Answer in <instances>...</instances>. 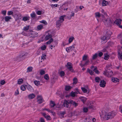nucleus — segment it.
<instances>
[{
  "mask_svg": "<svg viewBox=\"0 0 122 122\" xmlns=\"http://www.w3.org/2000/svg\"><path fill=\"white\" fill-rule=\"evenodd\" d=\"M101 12L105 15V16H104L103 15H102L103 16L102 19L103 21L105 23H107L108 25H110L112 22L111 19L109 17L106 13L104 12V10L102 9L101 10Z\"/></svg>",
  "mask_w": 122,
  "mask_h": 122,
  "instance_id": "nucleus-1",
  "label": "nucleus"
},
{
  "mask_svg": "<svg viewBox=\"0 0 122 122\" xmlns=\"http://www.w3.org/2000/svg\"><path fill=\"white\" fill-rule=\"evenodd\" d=\"M116 114L117 113L116 112L113 111L109 112H106L105 114L103 115L104 116L105 118L106 119L108 120L113 118Z\"/></svg>",
  "mask_w": 122,
  "mask_h": 122,
  "instance_id": "nucleus-2",
  "label": "nucleus"
},
{
  "mask_svg": "<svg viewBox=\"0 0 122 122\" xmlns=\"http://www.w3.org/2000/svg\"><path fill=\"white\" fill-rule=\"evenodd\" d=\"M111 34V32L110 31H108L106 33L105 36L101 38V42L102 44L104 43L107 42V40L110 38Z\"/></svg>",
  "mask_w": 122,
  "mask_h": 122,
  "instance_id": "nucleus-3",
  "label": "nucleus"
},
{
  "mask_svg": "<svg viewBox=\"0 0 122 122\" xmlns=\"http://www.w3.org/2000/svg\"><path fill=\"white\" fill-rule=\"evenodd\" d=\"M106 67L107 69L105 71H104L103 74L104 75L108 77H111L113 75V72L112 71H110L108 70H109V66H107Z\"/></svg>",
  "mask_w": 122,
  "mask_h": 122,
  "instance_id": "nucleus-4",
  "label": "nucleus"
},
{
  "mask_svg": "<svg viewBox=\"0 0 122 122\" xmlns=\"http://www.w3.org/2000/svg\"><path fill=\"white\" fill-rule=\"evenodd\" d=\"M71 100H65L63 103V105L64 107H69V104H71Z\"/></svg>",
  "mask_w": 122,
  "mask_h": 122,
  "instance_id": "nucleus-5",
  "label": "nucleus"
},
{
  "mask_svg": "<svg viewBox=\"0 0 122 122\" xmlns=\"http://www.w3.org/2000/svg\"><path fill=\"white\" fill-rule=\"evenodd\" d=\"M75 45H73L69 47L66 48V51L67 52H69L70 51L73 50L75 48Z\"/></svg>",
  "mask_w": 122,
  "mask_h": 122,
  "instance_id": "nucleus-6",
  "label": "nucleus"
},
{
  "mask_svg": "<svg viewBox=\"0 0 122 122\" xmlns=\"http://www.w3.org/2000/svg\"><path fill=\"white\" fill-rule=\"evenodd\" d=\"M50 31L47 32L46 34V35L45 38V40H47L50 38H51L52 37V36Z\"/></svg>",
  "mask_w": 122,
  "mask_h": 122,
  "instance_id": "nucleus-7",
  "label": "nucleus"
},
{
  "mask_svg": "<svg viewBox=\"0 0 122 122\" xmlns=\"http://www.w3.org/2000/svg\"><path fill=\"white\" fill-rule=\"evenodd\" d=\"M30 36L32 37H35L37 36V33L35 31H30Z\"/></svg>",
  "mask_w": 122,
  "mask_h": 122,
  "instance_id": "nucleus-8",
  "label": "nucleus"
},
{
  "mask_svg": "<svg viewBox=\"0 0 122 122\" xmlns=\"http://www.w3.org/2000/svg\"><path fill=\"white\" fill-rule=\"evenodd\" d=\"M40 10L39 8H35L36 11V14L38 15H40L43 14L44 13L42 10Z\"/></svg>",
  "mask_w": 122,
  "mask_h": 122,
  "instance_id": "nucleus-9",
  "label": "nucleus"
},
{
  "mask_svg": "<svg viewBox=\"0 0 122 122\" xmlns=\"http://www.w3.org/2000/svg\"><path fill=\"white\" fill-rule=\"evenodd\" d=\"M37 102L39 104L41 103L43 101L42 97L41 96H38L37 97Z\"/></svg>",
  "mask_w": 122,
  "mask_h": 122,
  "instance_id": "nucleus-10",
  "label": "nucleus"
},
{
  "mask_svg": "<svg viewBox=\"0 0 122 122\" xmlns=\"http://www.w3.org/2000/svg\"><path fill=\"white\" fill-rule=\"evenodd\" d=\"M79 93V91L78 90L77 91L74 92L72 91L70 94V95L72 97H74L76 96L77 94Z\"/></svg>",
  "mask_w": 122,
  "mask_h": 122,
  "instance_id": "nucleus-11",
  "label": "nucleus"
},
{
  "mask_svg": "<svg viewBox=\"0 0 122 122\" xmlns=\"http://www.w3.org/2000/svg\"><path fill=\"white\" fill-rule=\"evenodd\" d=\"M27 53H25L24 54H22L18 57L17 59L19 61L22 60H23V58H22V57L24 56H27Z\"/></svg>",
  "mask_w": 122,
  "mask_h": 122,
  "instance_id": "nucleus-12",
  "label": "nucleus"
},
{
  "mask_svg": "<svg viewBox=\"0 0 122 122\" xmlns=\"http://www.w3.org/2000/svg\"><path fill=\"white\" fill-rule=\"evenodd\" d=\"M92 117L90 116H88L86 118L85 121V122H92Z\"/></svg>",
  "mask_w": 122,
  "mask_h": 122,
  "instance_id": "nucleus-13",
  "label": "nucleus"
},
{
  "mask_svg": "<svg viewBox=\"0 0 122 122\" xmlns=\"http://www.w3.org/2000/svg\"><path fill=\"white\" fill-rule=\"evenodd\" d=\"M66 66L68 69H69L70 70H71L72 67V65L71 63L68 62L67 64L66 65Z\"/></svg>",
  "mask_w": 122,
  "mask_h": 122,
  "instance_id": "nucleus-14",
  "label": "nucleus"
},
{
  "mask_svg": "<svg viewBox=\"0 0 122 122\" xmlns=\"http://www.w3.org/2000/svg\"><path fill=\"white\" fill-rule=\"evenodd\" d=\"M106 82L104 80L101 81L100 84V86L101 87H104L105 86Z\"/></svg>",
  "mask_w": 122,
  "mask_h": 122,
  "instance_id": "nucleus-15",
  "label": "nucleus"
},
{
  "mask_svg": "<svg viewBox=\"0 0 122 122\" xmlns=\"http://www.w3.org/2000/svg\"><path fill=\"white\" fill-rule=\"evenodd\" d=\"M42 114L43 116H44L47 120H50L51 119V118L50 116L47 115L45 113H42Z\"/></svg>",
  "mask_w": 122,
  "mask_h": 122,
  "instance_id": "nucleus-16",
  "label": "nucleus"
},
{
  "mask_svg": "<svg viewBox=\"0 0 122 122\" xmlns=\"http://www.w3.org/2000/svg\"><path fill=\"white\" fill-rule=\"evenodd\" d=\"M122 20L121 19H117L114 22V23L118 25H119L121 24Z\"/></svg>",
  "mask_w": 122,
  "mask_h": 122,
  "instance_id": "nucleus-17",
  "label": "nucleus"
},
{
  "mask_svg": "<svg viewBox=\"0 0 122 122\" xmlns=\"http://www.w3.org/2000/svg\"><path fill=\"white\" fill-rule=\"evenodd\" d=\"M89 62V60H87L86 61L85 63L83 64L82 63V62H81V63L80 64V65L81 67H82L83 66L88 65Z\"/></svg>",
  "mask_w": 122,
  "mask_h": 122,
  "instance_id": "nucleus-18",
  "label": "nucleus"
},
{
  "mask_svg": "<svg viewBox=\"0 0 122 122\" xmlns=\"http://www.w3.org/2000/svg\"><path fill=\"white\" fill-rule=\"evenodd\" d=\"M112 82L114 83L118 82L119 80L116 78L112 77Z\"/></svg>",
  "mask_w": 122,
  "mask_h": 122,
  "instance_id": "nucleus-19",
  "label": "nucleus"
},
{
  "mask_svg": "<svg viewBox=\"0 0 122 122\" xmlns=\"http://www.w3.org/2000/svg\"><path fill=\"white\" fill-rule=\"evenodd\" d=\"M108 2L107 1L105 0H102V5L103 6H105L108 4Z\"/></svg>",
  "mask_w": 122,
  "mask_h": 122,
  "instance_id": "nucleus-20",
  "label": "nucleus"
},
{
  "mask_svg": "<svg viewBox=\"0 0 122 122\" xmlns=\"http://www.w3.org/2000/svg\"><path fill=\"white\" fill-rule=\"evenodd\" d=\"M35 97V95L33 93L30 94L28 95V98L30 99H32Z\"/></svg>",
  "mask_w": 122,
  "mask_h": 122,
  "instance_id": "nucleus-21",
  "label": "nucleus"
},
{
  "mask_svg": "<svg viewBox=\"0 0 122 122\" xmlns=\"http://www.w3.org/2000/svg\"><path fill=\"white\" fill-rule=\"evenodd\" d=\"M79 99L84 103L87 100V98L84 97H79Z\"/></svg>",
  "mask_w": 122,
  "mask_h": 122,
  "instance_id": "nucleus-22",
  "label": "nucleus"
},
{
  "mask_svg": "<svg viewBox=\"0 0 122 122\" xmlns=\"http://www.w3.org/2000/svg\"><path fill=\"white\" fill-rule=\"evenodd\" d=\"M11 18L10 16H6L5 17V21L6 22L9 21L10 19H11Z\"/></svg>",
  "mask_w": 122,
  "mask_h": 122,
  "instance_id": "nucleus-23",
  "label": "nucleus"
},
{
  "mask_svg": "<svg viewBox=\"0 0 122 122\" xmlns=\"http://www.w3.org/2000/svg\"><path fill=\"white\" fill-rule=\"evenodd\" d=\"M95 17L96 18H99L101 15L102 16L103 15H101L100 13L98 12H97L95 14Z\"/></svg>",
  "mask_w": 122,
  "mask_h": 122,
  "instance_id": "nucleus-24",
  "label": "nucleus"
},
{
  "mask_svg": "<svg viewBox=\"0 0 122 122\" xmlns=\"http://www.w3.org/2000/svg\"><path fill=\"white\" fill-rule=\"evenodd\" d=\"M46 55L45 54H43L41 56V60L44 61L46 59Z\"/></svg>",
  "mask_w": 122,
  "mask_h": 122,
  "instance_id": "nucleus-25",
  "label": "nucleus"
},
{
  "mask_svg": "<svg viewBox=\"0 0 122 122\" xmlns=\"http://www.w3.org/2000/svg\"><path fill=\"white\" fill-rule=\"evenodd\" d=\"M55 105L56 104L54 102L52 101H50V105L51 107H54Z\"/></svg>",
  "mask_w": 122,
  "mask_h": 122,
  "instance_id": "nucleus-26",
  "label": "nucleus"
},
{
  "mask_svg": "<svg viewBox=\"0 0 122 122\" xmlns=\"http://www.w3.org/2000/svg\"><path fill=\"white\" fill-rule=\"evenodd\" d=\"M27 88L28 90L31 92H32L33 91V89L32 87L30 85L27 86Z\"/></svg>",
  "mask_w": 122,
  "mask_h": 122,
  "instance_id": "nucleus-27",
  "label": "nucleus"
},
{
  "mask_svg": "<svg viewBox=\"0 0 122 122\" xmlns=\"http://www.w3.org/2000/svg\"><path fill=\"white\" fill-rule=\"evenodd\" d=\"M43 28V25H38L37 27V29L38 30H41Z\"/></svg>",
  "mask_w": 122,
  "mask_h": 122,
  "instance_id": "nucleus-28",
  "label": "nucleus"
},
{
  "mask_svg": "<svg viewBox=\"0 0 122 122\" xmlns=\"http://www.w3.org/2000/svg\"><path fill=\"white\" fill-rule=\"evenodd\" d=\"M35 84L36 86H38L40 84V82L39 81L36 80H35L33 81Z\"/></svg>",
  "mask_w": 122,
  "mask_h": 122,
  "instance_id": "nucleus-29",
  "label": "nucleus"
},
{
  "mask_svg": "<svg viewBox=\"0 0 122 122\" xmlns=\"http://www.w3.org/2000/svg\"><path fill=\"white\" fill-rule=\"evenodd\" d=\"M23 80L22 78L19 79L18 80V84H20L23 83Z\"/></svg>",
  "mask_w": 122,
  "mask_h": 122,
  "instance_id": "nucleus-30",
  "label": "nucleus"
},
{
  "mask_svg": "<svg viewBox=\"0 0 122 122\" xmlns=\"http://www.w3.org/2000/svg\"><path fill=\"white\" fill-rule=\"evenodd\" d=\"M62 22H61L60 21L58 20H57L56 22V25L57 27H60L61 26V23Z\"/></svg>",
  "mask_w": 122,
  "mask_h": 122,
  "instance_id": "nucleus-31",
  "label": "nucleus"
},
{
  "mask_svg": "<svg viewBox=\"0 0 122 122\" xmlns=\"http://www.w3.org/2000/svg\"><path fill=\"white\" fill-rule=\"evenodd\" d=\"M95 80L97 82H99L101 81V79L98 77H96L95 78Z\"/></svg>",
  "mask_w": 122,
  "mask_h": 122,
  "instance_id": "nucleus-32",
  "label": "nucleus"
},
{
  "mask_svg": "<svg viewBox=\"0 0 122 122\" xmlns=\"http://www.w3.org/2000/svg\"><path fill=\"white\" fill-rule=\"evenodd\" d=\"M65 16V15L61 16L60 17L59 19V20L61 21V22H62L64 20V18Z\"/></svg>",
  "mask_w": 122,
  "mask_h": 122,
  "instance_id": "nucleus-33",
  "label": "nucleus"
},
{
  "mask_svg": "<svg viewBox=\"0 0 122 122\" xmlns=\"http://www.w3.org/2000/svg\"><path fill=\"white\" fill-rule=\"evenodd\" d=\"M71 104H72L73 105L76 107L77 106V103L71 100Z\"/></svg>",
  "mask_w": 122,
  "mask_h": 122,
  "instance_id": "nucleus-34",
  "label": "nucleus"
},
{
  "mask_svg": "<svg viewBox=\"0 0 122 122\" xmlns=\"http://www.w3.org/2000/svg\"><path fill=\"white\" fill-rule=\"evenodd\" d=\"M29 20V17L25 16L23 18L22 20L25 21Z\"/></svg>",
  "mask_w": 122,
  "mask_h": 122,
  "instance_id": "nucleus-35",
  "label": "nucleus"
},
{
  "mask_svg": "<svg viewBox=\"0 0 122 122\" xmlns=\"http://www.w3.org/2000/svg\"><path fill=\"white\" fill-rule=\"evenodd\" d=\"M73 84H75L78 81L77 80L76 78L75 77L73 79Z\"/></svg>",
  "mask_w": 122,
  "mask_h": 122,
  "instance_id": "nucleus-36",
  "label": "nucleus"
},
{
  "mask_svg": "<svg viewBox=\"0 0 122 122\" xmlns=\"http://www.w3.org/2000/svg\"><path fill=\"white\" fill-rule=\"evenodd\" d=\"M98 55V54L96 53L94 54L93 55L92 58V59L93 60L95 59L97 57Z\"/></svg>",
  "mask_w": 122,
  "mask_h": 122,
  "instance_id": "nucleus-37",
  "label": "nucleus"
},
{
  "mask_svg": "<svg viewBox=\"0 0 122 122\" xmlns=\"http://www.w3.org/2000/svg\"><path fill=\"white\" fill-rule=\"evenodd\" d=\"M93 71H94L96 73L98 74L99 73V71L97 70V68L96 67H95Z\"/></svg>",
  "mask_w": 122,
  "mask_h": 122,
  "instance_id": "nucleus-38",
  "label": "nucleus"
},
{
  "mask_svg": "<svg viewBox=\"0 0 122 122\" xmlns=\"http://www.w3.org/2000/svg\"><path fill=\"white\" fill-rule=\"evenodd\" d=\"M109 56L107 53L104 54V59L106 60H107L109 58Z\"/></svg>",
  "mask_w": 122,
  "mask_h": 122,
  "instance_id": "nucleus-39",
  "label": "nucleus"
},
{
  "mask_svg": "<svg viewBox=\"0 0 122 122\" xmlns=\"http://www.w3.org/2000/svg\"><path fill=\"white\" fill-rule=\"evenodd\" d=\"M32 69L33 67H28L27 68V72H29L31 71H32Z\"/></svg>",
  "mask_w": 122,
  "mask_h": 122,
  "instance_id": "nucleus-40",
  "label": "nucleus"
},
{
  "mask_svg": "<svg viewBox=\"0 0 122 122\" xmlns=\"http://www.w3.org/2000/svg\"><path fill=\"white\" fill-rule=\"evenodd\" d=\"M65 114V112H63L61 113L60 114V118H61L64 117V115Z\"/></svg>",
  "mask_w": 122,
  "mask_h": 122,
  "instance_id": "nucleus-41",
  "label": "nucleus"
},
{
  "mask_svg": "<svg viewBox=\"0 0 122 122\" xmlns=\"http://www.w3.org/2000/svg\"><path fill=\"white\" fill-rule=\"evenodd\" d=\"M87 71L89 72L91 75H93L94 74V72L90 70L89 69H87Z\"/></svg>",
  "mask_w": 122,
  "mask_h": 122,
  "instance_id": "nucleus-42",
  "label": "nucleus"
},
{
  "mask_svg": "<svg viewBox=\"0 0 122 122\" xmlns=\"http://www.w3.org/2000/svg\"><path fill=\"white\" fill-rule=\"evenodd\" d=\"M88 56L86 55H84L83 57L82 60L85 61L87 60Z\"/></svg>",
  "mask_w": 122,
  "mask_h": 122,
  "instance_id": "nucleus-43",
  "label": "nucleus"
},
{
  "mask_svg": "<svg viewBox=\"0 0 122 122\" xmlns=\"http://www.w3.org/2000/svg\"><path fill=\"white\" fill-rule=\"evenodd\" d=\"M71 88V87L69 86H66L65 87V89L66 91H68Z\"/></svg>",
  "mask_w": 122,
  "mask_h": 122,
  "instance_id": "nucleus-44",
  "label": "nucleus"
},
{
  "mask_svg": "<svg viewBox=\"0 0 122 122\" xmlns=\"http://www.w3.org/2000/svg\"><path fill=\"white\" fill-rule=\"evenodd\" d=\"M29 25H26L24 27L23 30L25 31H26L28 30L29 28Z\"/></svg>",
  "mask_w": 122,
  "mask_h": 122,
  "instance_id": "nucleus-45",
  "label": "nucleus"
},
{
  "mask_svg": "<svg viewBox=\"0 0 122 122\" xmlns=\"http://www.w3.org/2000/svg\"><path fill=\"white\" fill-rule=\"evenodd\" d=\"M20 89L22 91H24L25 90L26 88L24 86L22 85L20 86Z\"/></svg>",
  "mask_w": 122,
  "mask_h": 122,
  "instance_id": "nucleus-46",
  "label": "nucleus"
},
{
  "mask_svg": "<svg viewBox=\"0 0 122 122\" xmlns=\"http://www.w3.org/2000/svg\"><path fill=\"white\" fill-rule=\"evenodd\" d=\"M74 37H71L68 40L69 43H70L74 39Z\"/></svg>",
  "mask_w": 122,
  "mask_h": 122,
  "instance_id": "nucleus-47",
  "label": "nucleus"
},
{
  "mask_svg": "<svg viewBox=\"0 0 122 122\" xmlns=\"http://www.w3.org/2000/svg\"><path fill=\"white\" fill-rule=\"evenodd\" d=\"M81 89L84 93H86L87 92V90L84 87H82Z\"/></svg>",
  "mask_w": 122,
  "mask_h": 122,
  "instance_id": "nucleus-48",
  "label": "nucleus"
},
{
  "mask_svg": "<svg viewBox=\"0 0 122 122\" xmlns=\"http://www.w3.org/2000/svg\"><path fill=\"white\" fill-rule=\"evenodd\" d=\"M40 73L41 75H42L45 74V71L44 70H42L40 71Z\"/></svg>",
  "mask_w": 122,
  "mask_h": 122,
  "instance_id": "nucleus-49",
  "label": "nucleus"
},
{
  "mask_svg": "<svg viewBox=\"0 0 122 122\" xmlns=\"http://www.w3.org/2000/svg\"><path fill=\"white\" fill-rule=\"evenodd\" d=\"M36 14L35 12H33L30 14V16L32 18H34L35 17Z\"/></svg>",
  "mask_w": 122,
  "mask_h": 122,
  "instance_id": "nucleus-50",
  "label": "nucleus"
},
{
  "mask_svg": "<svg viewBox=\"0 0 122 122\" xmlns=\"http://www.w3.org/2000/svg\"><path fill=\"white\" fill-rule=\"evenodd\" d=\"M53 41V40L52 38H51L49 41L46 42L47 44H49L51 43Z\"/></svg>",
  "mask_w": 122,
  "mask_h": 122,
  "instance_id": "nucleus-51",
  "label": "nucleus"
},
{
  "mask_svg": "<svg viewBox=\"0 0 122 122\" xmlns=\"http://www.w3.org/2000/svg\"><path fill=\"white\" fill-rule=\"evenodd\" d=\"M40 22L41 23L44 24L45 25H46L47 24V23L46 22L45 20H42V21H40Z\"/></svg>",
  "mask_w": 122,
  "mask_h": 122,
  "instance_id": "nucleus-52",
  "label": "nucleus"
},
{
  "mask_svg": "<svg viewBox=\"0 0 122 122\" xmlns=\"http://www.w3.org/2000/svg\"><path fill=\"white\" fill-rule=\"evenodd\" d=\"M44 77L45 79L46 80H48L49 79V77L48 74L45 75L44 76Z\"/></svg>",
  "mask_w": 122,
  "mask_h": 122,
  "instance_id": "nucleus-53",
  "label": "nucleus"
},
{
  "mask_svg": "<svg viewBox=\"0 0 122 122\" xmlns=\"http://www.w3.org/2000/svg\"><path fill=\"white\" fill-rule=\"evenodd\" d=\"M16 18L18 19H21V15L20 14H18L16 15Z\"/></svg>",
  "mask_w": 122,
  "mask_h": 122,
  "instance_id": "nucleus-54",
  "label": "nucleus"
},
{
  "mask_svg": "<svg viewBox=\"0 0 122 122\" xmlns=\"http://www.w3.org/2000/svg\"><path fill=\"white\" fill-rule=\"evenodd\" d=\"M19 94V92L18 91V90L17 89L15 91V96H17Z\"/></svg>",
  "mask_w": 122,
  "mask_h": 122,
  "instance_id": "nucleus-55",
  "label": "nucleus"
},
{
  "mask_svg": "<svg viewBox=\"0 0 122 122\" xmlns=\"http://www.w3.org/2000/svg\"><path fill=\"white\" fill-rule=\"evenodd\" d=\"M65 75V73L64 71H61L60 73V75L61 76H64Z\"/></svg>",
  "mask_w": 122,
  "mask_h": 122,
  "instance_id": "nucleus-56",
  "label": "nucleus"
},
{
  "mask_svg": "<svg viewBox=\"0 0 122 122\" xmlns=\"http://www.w3.org/2000/svg\"><path fill=\"white\" fill-rule=\"evenodd\" d=\"M88 111V108L86 107L84 108L83 109V111L84 112H87Z\"/></svg>",
  "mask_w": 122,
  "mask_h": 122,
  "instance_id": "nucleus-57",
  "label": "nucleus"
},
{
  "mask_svg": "<svg viewBox=\"0 0 122 122\" xmlns=\"http://www.w3.org/2000/svg\"><path fill=\"white\" fill-rule=\"evenodd\" d=\"M6 10H3L2 11L1 13L4 15H6Z\"/></svg>",
  "mask_w": 122,
  "mask_h": 122,
  "instance_id": "nucleus-58",
  "label": "nucleus"
},
{
  "mask_svg": "<svg viewBox=\"0 0 122 122\" xmlns=\"http://www.w3.org/2000/svg\"><path fill=\"white\" fill-rule=\"evenodd\" d=\"M13 12L11 11H8V12L7 15H13Z\"/></svg>",
  "mask_w": 122,
  "mask_h": 122,
  "instance_id": "nucleus-59",
  "label": "nucleus"
},
{
  "mask_svg": "<svg viewBox=\"0 0 122 122\" xmlns=\"http://www.w3.org/2000/svg\"><path fill=\"white\" fill-rule=\"evenodd\" d=\"M118 55L120 59L122 60V53H118Z\"/></svg>",
  "mask_w": 122,
  "mask_h": 122,
  "instance_id": "nucleus-60",
  "label": "nucleus"
},
{
  "mask_svg": "<svg viewBox=\"0 0 122 122\" xmlns=\"http://www.w3.org/2000/svg\"><path fill=\"white\" fill-rule=\"evenodd\" d=\"M46 48V46L45 45H44L41 47V49L42 50H45Z\"/></svg>",
  "mask_w": 122,
  "mask_h": 122,
  "instance_id": "nucleus-61",
  "label": "nucleus"
},
{
  "mask_svg": "<svg viewBox=\"0 0 122 122\" xmlns=\"http://www.w3.org/2000/svg\"><path fill=\"white\" fill-rule=\"evenodd\" d=\"M5 82L4 80H2L0 82V83L2 85H4L5 84Z\"/></svg>",
  "mask_w": 122,
  "mask_h": 122,
  "instance_id": "nucleus-62",
  "label": "nucleus"
},
{
  "mask_svg": "<svg viewBox=\"0 0 122 122\" xmlns=\"http://www.w3.org/2000/svg\"><path fill=\"white\" fill-rule=\"evenodd\" d=\"M103 53L101 52H100L98 54V55L99 57H101Z\"/></svg>",
  "mask_w": 122,
  "mask_h": 122,
  "instance_id": "nucleus-63",
  "label": "nucleus"
},
{
  "mask_svg": "<svg viewBox=\"0 0 122 122\" xmlns=\"http://www.w3.org/2000/svg\"><path fill=\"white\" fill-rule=\"evenodd\" d=\"M40 120L41 122H45L44 119L42 118H40Z\"/></svg>",
  "mask_w": 122,
  "mask_h": 122,
  "instance_id": "nucleus-64",
  "label": "nucleus"
}]
</instances>
